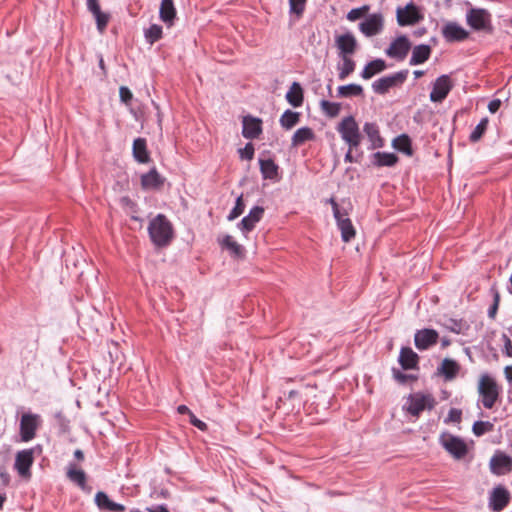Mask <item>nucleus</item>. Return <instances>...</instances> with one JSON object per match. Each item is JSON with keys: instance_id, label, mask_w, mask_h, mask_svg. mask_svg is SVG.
I'll list each match as a JSON object with an SVG mask.
<instances>
[{"instance_id": "f257e3e1", "label": "nucleus", "mask_w": 512, "mask_h": 512, "mask_svg": "<svg viewBox=\"0 0 512 512\" xmlns=\"http://www.w3.org/2000/svg\"><path fill=\"white\" fill-rule=\"evenodd\" d=\"M148 232L152 243L157 247L169 245L174 236L173 226L163 214H158L150 221Z\"/></svg>"}, {"instance_id": "f03ea898", "label": "nucleus", "mask_w": 512, "mask_h": 512, "mask_svg": "<svg viewBox=\"0 0 512 512\" xmlns=\"http://www.w3.org/2000/svg\"><path fill=\"white\" fill-rule=\"evenodd\" d=\"M470 7L466 12V23L475 31H482L485 33L493 32L492 15L484 8L472 7L470 3H467Z\"/></svg>"}, {"instance_id": "7ed1b4c3", "label": "nucleus", "mask_w": 512, "mask_h": 512, "mask_svg": "<svg viewBox=\"0 0 512 512\" xmlns=\"http://www.w3.org/2000/svg\"><path fill=\"white\" fill-rule=\"evenodd\" d=\"M336 129L348 147L357 148L361 144L362 135L353 116L344 117Z\"/></svg>"}, {"instance_id": "20e7f679", "label": "nucleus", "mask_w": 512, "mask_h": 512, "mask_svg": "<svg viewBox=\"0 0 512 512\" xmlns=\"http://www.w3.org/2000/svg\"><path fill=\"white\" fill-rule=\"evenodd\" d=\"M478 393L486 409H491L497 402L500 389L496 381L488 374L481 375L478 382Z\"/></svg>"}, {"instance_id": "39448f33", "label": "nucleus", "mask_w": 512, "mask_h": 512, "mask_svg": "<svg viewBox=\"0 0 512 512\" xmlns=\"http://www.w3.org/2000/svg\"><path fill=\"white\" fill-rule=\"evenodd\" d=\"M329 203L332 206L337 226L341 231L342 240L344 242L351 241L355 237L356 231L350 218L348 217V212L346 210H342L334 198H330Z\"/></svg>"}, {"instance_id": "423d86ee", "label": "nucleus", "mask_w": 512, "mask_h": 512, "mask_svg": "<svg viewBox=\"0 0 512 512\" xmlns=\"http://www.w3.org/2000/svg\"><path fill=\"white\" fill-rule=\"evenodd\" d=\"M436 401L431 394L414 393L408 397L406 410L413 416H419L424 410L434 408Z\"/></svg>"}, {"instance_id": "0eeeda50", "label": "nucleus", "mask_w": 512, "mask_h": 512, "mask_svg": "<svg viewBox=\"0 0 512 512\" xmlns=\"http://www.w3.org/2000/svg\"><path fill=\"white\" fill-rule=\"evenodd\" d=\"M443 448L455 459H462L468 452L467 445L460 437L442 433L439 439Z\"/></svg>"}, {"instance_id": "6e6552de", "label": "nucleus", "mask_w": 512, "mask_h": 512, "mask_svg": "<svg viewBox=\"0 0 512 512\" xmlns=\"http://www.w3.org/2000/svg\"><path fill=\"white\" fill-rule=\"evenodd\" d=\"M40 423L41 419L38 414L24 413L20 419L21 441H31L36 436V431L40 426Z\"/></svg>"}, {"instance_id": "1a4fd4ad", "label": "nucleus", "mask_w": 512, "mask_h": 512, "mask_svg": "<svg viewBox=\"0 0 512 512\" xmlns=\"http://www.w3.org/2000/svg\"><path fill=\"white\" fill-rule=\"evenodd\" d=\"M408 71H399L395 74L382 77L373 82L372 88L377 94H386L389 89L401 85L407 78Z\"/></svg>"}, {"instance_id": "9d476101", "label": "nucleus", "mask_w": 512, "mask_h": 512, "mask_svg": "<svg viewBox=\"0 0 512 512\" xmlns=\"http://www.w3.org/2000/svg\"><path fill=\"white\" fill-rule=\"evenodd\" d=\"M443 38L447 42H462L469 38V31L454 21L446 22L441 30Z\"/></svg>"}, {"instance_id": "9b49d317", "label": "nucleus", "mask_w": 512, "mask_h": 512, "mask_svg": "<svg viewBox=\"0 0 512 512\" xmlns=\"http://www.w3.org/2000/svg\"><path fill=\"white\" fill-rule=\"evenodd\" d=\"M511 495L502 485L496 486L490 493L489 507L494 512L502 511L510 502Z\"/></svg>"}, {"instance_id": "f8f14e48", "label": "nucleus", "mask_w": 512, "mask_h": 512, "mask_svg": "<svg viewBox=\"0 0 512 512\" xmlns=\"http://www.w3.org/2000/svg\"><path fill=\"white\" fill-rule=\"evenodd\" d=\"M384 18L381 13H374L369 15L364 21L359 24V30L366 36H375L383 30Z\"/></svg>"}, {"instance_id": "ddd939ff", "label": "nucleus", "mask_w": 512, "mask_h": 512, "mask_svg": "<svg viewBox=\"0 0 512 512\" xmlns=\"http://www.w3.org/2000/svg\"><path fill=\"white\" fill-rule=\"evenodd\" d=\"M452 87L453 84L450 77L448 75H441L433 83L430 100L432 102H442L447 97Z\"/></svg>"}, {"instance_id": "4468645a", "label": "nucleus", "mask_w": 512, "mask_h": 512, "mask_svg": "<svg viewBox=\"0 0 512 512\" xmlns=\"http://www.w3.org/2000/svg\"><path fill=\"white\" fill-rule=\"evenodd\" d=\"M335 44L339 50L340 58L343 56L351 57L357 49V40L350 32L337 36Z\"/></svg>"}, {"instance_id": "2eb2a0df", "label": "nucleus", "mask_w": 512, "mask_h": 512, "mask_svg": "<svg viewBox=\"0 0 512 512\" xmlns=\"http://www.w3.org/2000/svg\"><path fill=\"white\" fill-rule=\"evenodd\" d=\"M489 466L493 474L503 475L512 469V458L498 451L491 457Z\"/></svg>"}, {"instance_id": "dca6fc26", "label": "nucleus", "mask_w": 512, "mask_h": 512, "mask_svg": "<svg viewBox=\"0 0 512 512\" xmlns=\"http://www.w3.org/2000/svg\"><path fill=\"white\" fill-rule=\"evenodd\" d=\"M396 14L400 26L413 25L422 19V15L413 3L407 4L404 8H398Z\"/></svg>"}, {"instance_id": "f3484780", "label": "nucleus", "mask_w": 512, "mask_h": 512, "mask_svg": "<svg viewBox=\"0 0 512 512\" xmlns=\"http://www.w3.org/2000/svg\"><path fill=\"white\" fill-rule=\"evenodd\" d=\"M33 462V449H25L16 454L14 467L19 475L27 477L30 476V468Z\"/></svg>"}, {"instance_id": "a211bd4d", "label": "nucleus", "mask_w": 512, "mask_h": 512, "mask_svg": "<svg viewBox=\"0 0 512 512\" xmlns=\"http://www.w3.org/2000/svg\"><path fill=\"white\" fill-rule=\"evenodd\" d=\"M438 336V332L433 329L418 330L414 336L415 346L419 350H426L437 343Z\"/></svg>"}, {"instance_id": "6ab92c4d", "label": "nucleus", "mask_w": 512, "mask_h": 512, "mask_svg": "<svg viewBox=\"0 0 512 512\" xmlns=\"http://www.w3.org/2000/svg\"><path fill=\"white\" fill-rule=\"evenodd\" d=\"M264 214V208L261 206L253 207L249 214L245 216L238 224L239 229L243 233L250 232L254 229L256 223H258Z\"/></svg>"}, {"instance_id": "aec40b11", "label": "nucleus", "mask_w": 512, "mask_h": 512, "mask_svg": "<svg viewBox=\"0 0 512 512\" xmlns=\"http://www.w3.org/2000/svg\"><path fill=\"white\" fill-rule=\"evenodd\" d=\"M262 132V121L259 118L245 116L243 118L242 134L246 139H255Z\"/></svg>"}, {"instance_id": "412c9836", "label": "nucleus", "mask_w": 512, "mask_h": 512, "mask_svg": "<svg viewBox=\"0 0 512 512\" xmlns=\"http://www.w3.org/2000/svg\"><path fill=\"white\" fill-rule=\"evenodd\" d=\"M87 7L96 19L97 29L103 33L110 19L109 14L101 11L97 0H87Z\"/></svg>"}, {"instance_id": "4be33fe9", "label": "nucleus", "mask_w": 512, "mask_h": 512, "mask_svg": "<svg viewBox=\"0 0 512 512\" xmlns=\"http://www.w3.org/2000/svg\"><path fill=\"white\" fill-rule=\"evenodd\" d=\"M164 178L153 168L141 176V186L145 190H157L164 184Z\"/></svg>"}, {"instance_id": "5701e85b", "label": "nucleus", "mask_w": 512, "mask_h": 512, "mask_svg": "<svg viewBox=\"0 0 512 512\" xmlns=\"http://www.w3.org/2000/svg\"><path fill=\"white\" fill-rule=\"evenodd\" d=\"M95 503L100 510L110 512H123L125 510L124 505L110 500L108 495L102 491L96 493Z\"/></svg>"}, {"instance_id": "b1692460", "label": "nucleus", "mask_w": 512, "mask_h": 512, "mask_svg": "<svg viewBox=\"0 0 512 512\" xmlns=\"http://www.w3.org/2000/svg\"><path fill=\"white\" fill-rule=\"evenodd\" d=\"M410 49V43L405 36L398 37L388 48L387 54L391 57L404 59Z\"/></svg>"}, {"instance_id": "393cba45", "label": "nucleus", "mask_w": 512, "mask_h": 512, "mask_svg": "<svg viewBox=\"0 0 512 512\" xmlns=\"http://www.w3.org/2000/svg\"><path fill=\"white\" fill-rule=\"evenodd\" d=\"M418 361V355L410 347L401 348L399 354V363L404 370L416 368Z\"/></svg>"}, {"instance_id": "a878e982", "label": "nucleus", "mask_w": 512, "mask_h": 512, "mask_svg": "<svg viewBox=\"0 0 512 512\" xmlns=\"http://www.w3.org/2000/svg\"><path fill=\"white\" fill-rule=\"evenodd\" d=\"M160 19L169 27L173 25L176 18V9L173 0H162L159 10Z\"/></svg>"}, {"instance_id": "bb28decb", "label": "nucleus", "mask_w": 512, "mask_h": 512, "mask_svg": "<svg viewBox=\"0 0 512 512\" xmlns=\"http://www.w3.org/2000/svg\"><path fill=\"white\" fill-rule=\"evenodd\" d=\"M133 157L139 163H148L150 156L147 150V143L144 138H137L133 142Z\"/></svg>"}, {"instance_id": "cd10ccee", "label": "nucleus", "mask_w": 512, "mask_h": 512, "mask_svg": "<svg viewBox=\"0 0 512 512\" xmlns=\"http://www.w3.org/2000/svg\"><path fill=\"white\" fill-rule=\"evenodd\" d=\"M386 63L382 59H375L365 65L361 72V77L365 80L371 79L374 75L384 71Z\"/></svg>"}, {"instance_id": "c85d7f7f", "label": "nucleus", "mask_w": 512, "mask_h": 512, "mask_svg": "<svg viewBox=\"0 0 512 512\" xmlns=\"http://www.w3.org/2000/svg\"><path fill=\"white\" fill-rule=\"evenodd\" d=\"M363 131L369 138L372 148H380L383 146V139L380 136L378 126L375 123L366 122Z\"/></svg>"}, {"instance_id": "c756f323", "label": "nucleus", "mask_w": 512, "mask_h": 512, "mask_svg": "<svg viewBox=\"0 0 512 512\" xmlns=\"http://www.w3.org/2000/svg\"><path fill=\"white\" fill-rule=\"evenodd\" d=\"M460 370L459 364L452 359H444L441 363V366L438 368L440 374H442L445 379L452 380L454 379Z\"/></svg>"}, {"instance_id": "7c9ffc66", "label": "nucleus", "mask_w": 512, "mask_h": 512, "mask_svg": "<svg viewBox=\"0 0 512 512\" xmlns=\"http://www.w3.org/2000/svg\"><path fill=\"white\" fill-rule=\"evenodd\" d=\"M286 100L293 107H300L303 104V89L298 82H293L290 86Z\"/></svg>"}, {"instance_id": "2f4dec72", "label": "nucleus", "mask_w": 512, "mask_h": 512, "mask_svg": "<svg viewBox=\"0 0 512 512\" xmlns=\"http://www.w3.org/2000/svg\"><path fill=\"white\" fill-rule=\"evenodd\" d=\"M315 139L314 131L309 127H301L295 131L292 136L291 142L293 147H298L307 141Z\"/></svg>"}, {"instance_id": "473e14b6", "label": "nucleus", "mask_w": 512, "mask_h": 512, "mask_svg": "<svg viewBox=\"0 0 512 512\" xmlns=\"http://www.w3.org/2000/svg\"><path fill=\"white\" fill-rule=\"evenodd\" d=\"M431 54V48L428 45L415 46L410 58V65H418L427 61Z\"/></svg>"}, {"instance_id": "72a5a7b5", "label": "nucleus", "mask_w": 512, "mask_h": 512, "mask_svg": "<svg viewBox=\"0 0 512 512\" xmlns=\"http://www.w3.org/2000/svg\"><path fill=\"white\" fill-rule=\"evenodd\" d=\"M398 161V157L394 153L376 152L373 154V163L378 167H391Z\"/></svg>"}, {"instance_id": "f704fd0d", "label": "nucleus", "mask_w": 512, "mask_h": 512, "mask_svg": "<svg viewBox=\"0 0 512 512\" xmlns=\"http://www.w3.org/2000/svg\"><path fill=\"white\" fill-rule=\"evenodd\" d=\"M260 171L265 179L274 180L278 176V166L271 159H260Z\"/></svg>"}, {"instance_id": "c9c22d12", "label": "nucleus", "mask_w": 512, "mask_h": 512, "mask_svg": "<svg viewBox=\"0 0 512 512\" xmlns=\"http://www.w3.org/2000/svg\"><path fill=\"white\" fill-rule=\"evenodd\" d=\"M337 95L342 98L363 96V88L361 85L354 83L339 86L337 89Z\"/></svg>"}, {"instance_id": "e433bc0d", "label": "nucleus", "mask_w": 512, "mask_h": 512, "mask_svg": "<svg viewBox=\"0 0 512 512\" xmlns=\"http://www.w3.org/2000/svg\"><path fill=\"white\" fill-rule=\"evenodd\" d=\"M67 477L69 480L77 484L82 489L86 485V474L83 470L77 469L74 464H70L67 471Z\"/></svg>"}, {"instance_id": "4c0bfd02", "label": "nucleus", "mask_w": 512, "mask_h": 512, "mask_svg": "<svg viewBox=\"0 0 512 512\" xmlns=\"http://www.w3.org/2000/svg\"><path fill=\"white\" fill-rule=\"evenodd\" d=\"M342 64L338 66V78L345 80L351 73L354 72L356 63L351 57H341Z\"/></svg>"}, {"instance_id": "58836bf2", "label": "nucleus", "mask_w": 512, "mask_h": 512, "mask_svg": "<svg viewBox=\"0 0 512 512\" xmlns=\"http://www.w3.org/2000/svg\"><path fill=\"white\" fill-rule=\"evenodd\" d=\"M300 120V114L291 110H286L280 117V124L284 129L293 128Z\"/></svg>"}, {"instance_id": "ea45409f", "label": "nucleus", "mask_w": 512, "mask_h": 512, "mask_svg": "<svg viewBox=\"0 0 512 512\" xmlns=\"http://www.w3.org/2000/svg\"><path fill=\"white\" fill-rule=\"evenodd\" d=\"M393 146L398 151H401L407 155H412L411 140L410 138L402 134L393 140Z\"/></svg>"}, {"instance_id": "a19ab883", "label": "nucleus", "mask_w": 512, "mask_h": 512, "mask_svg": "<svg viewBox=\"0 0 512 512\" xmlns=\"http://www.w3.org/2000/svg\"><path fill=\"white\" fill-rule=\"evenodd\" d=\"M321 110L329 117H336L341 109L339 103L330 102L328 100H322L320 102Z\"/></svg>"}, {"instance_id": "79ce46f5", "label": "nucleus", "mask_w": 512, "mask_h": 512, "mask_svg": "<svg viewBox=\"0 0 512 512\" xmlns=\"http://www.w3.org/2000/svg\"><path fill=\"white\" fill-rule=\"evenodd\" d=\"M489 120L487 117L481 119L479 124L474 128V130L471 132L469 136V140L471 142H477L481 139L483 134L485 133L487 126H488Z\"/></svg>"}, {"instance_id": "37998d69", "label": "nucleus", "mask_w": 512, "mask_h": 512, "mask_svg": "<svg viewBox=\"0 0 512 512\" xmlns=\"http://www.w3.org/2000/svg\"><path fill=\"white\" fill-rule=\"evenodd\" d=\"M162 37V27L157 24H152L147 30H145V38L150 44L155 43Z\"/></svg>"}, {"instance_id": "c03bdc74", "label": "nucleus", "mask_w": 512, "mask_h": 512, "mask_svg": "<svg viewBox=\"0 0 512 512\" xmlns=\"http://www.w3.org/2000/svg\"><path fill=\"white\" fill-rule=\"evenodd\" d=\"M221 244L227 248L228 250H230V252L236 256H239L242 254V246L240 244H238L232 236L230 235H226Z\"/></svg>"}, {"instance_id": "a18cd8bd", "label": "nucleus", "mask_w": 512, "mask_h": 512, "mask_svg": "<svg viewBox=\"0 0 512 512\" xmlns=\"http://www.w3.org/2000/svg\"><path fill=\"white\" fill-rule=\"evenodd\" d=\"M490 292L493 296V304L488 310V316L491 319H495L497 311H498L499 303H500V294H499L496 284L492 285Z\"/></svg>"}, {"instance_id": "49530a36", "label": "nucleus", "mask_w": 512, "mask_h": 512, "mask_svg": "<svg viewBox=\"0 0 512 512\" xmlns=\"http://www.w3.org/2000/svg\"><path fill=\"white\" fill-rule=\"evenodd\" d=\"M494 425L489 421H476L473 424L472 430L476 436H482L487 432H491Z\"/></svg>"}, {"instance_id": "de8ad7c7", "label": "nucleus", "mask_w": 512, "mask_h": 512, "mask_svg": "<svg viewBox=\"0 0 512 512\" xmlns=\"http://www.w3.org/2000/svg\"><path fill=\"white\" fill-rule=\"evenodd\" d=\"M244 209H245V204L243 202V197L241 195L237 198L234 208L229 213L228 220L232 221V220L236 219L237 217H239L244 212Z\"/></svg>"}, {"instance_id": "09e8293b", "label": "nucleus", "mask_w": 512, "mask_h": 512, "mask_svg": "<svg viewBox=\"0 0 512 512\" xmlns=\"http://www.w3.org/2000/svg\"><path fill=\"white\" fill-rule=\"evenodd\" d=\"M370 7L368 5H363L359 8H354L350 10L347 14V19L349 21H356L362 18L369 11Z\"/></svg>"}, {"instance_id": "8fccbe9b", "label": "nucleus", "mask_w": 512, "mask_h": 512, "mask_svg": "<svg viewBox=\"0 0 512 512\" xmlns=\"http://www.w3.org/2000/svg\"><path fill=\"white\" fill-rule=\"evenodd\" d=\"M306 0H289L290 11L301 15L305 9Z\"/></svg>"}, {"instance_id": "3c124183", "label": "nucleus", "mask_w": 512, "mask_h": 512, "mask_svg": "<svg viewBox=\"0 0 512 512\" xmlns=\"http://www.w3.org/2000/svg\"><path fill=\"white\" fill-rule=\"evenodd\" d=\"M242 159L251 160L254 157V146L252 143H247L244 148L239 150Z\"/></svg>"}, {"instance_id": "603ef678", "label": "nucleus", "mask_w": 512, "mask_h": 512, "mask_svg": "<svg viewBox=\"0 0 512 512\" xmlns=\"http://www.w3.org/2000/svg\"><path fill=\"white\" fill-rule=\"evenodd\" d=\"M444 325L447 329L451 330L454 333L459 334L462 332V322L461 321H458L455 319H448Z\"/></svg>"}, {"instance_id": "864d4df0", "label": "nucleus", "mask_w": 512, "mask_h": 512, "mask_svg": "<svg viewBox=\"0 0 512 512\" xmlns=\"http://www.w3.org/2000/svg\"><path fill=\"white\" fill-rule=\"evenodd\" d=\"M461 416H462L461 410L456 409V408H451L448 413L447 421L455 422V423L460 422Z\"/></svg>"}, {"instance_id": "5fc2aeb1", "label": "nucleus", "mask_w": 512, "mask_h": 512, "mask_svg": "<svg viewBox=\"0 0 512 512\" xmlns=\"http://www.w3.org/2000/svg\"><path fill=\"white\" fill-rule=\"evenodd\" d=\"M190 422L193 426L197 427L201 431L207 430V424L198 419L193 413H190Z\"/></svg>"}, {"instance_id": "6e6d98bb", "label": "nucleus", "mask_w": 512, "mask_h": 512, "mask_svg": "<svg viewBox=\"0 0 512 512\" xmlns=\"http://www.w3.org/2000/svg\"><path fill=\"white\" fill-rule=\"evenodd\" d=\"M119 95H120L121 100L124 103H128L132 99L131 91L127 87H125V86H121L120 87Z\"/></svg>"}, {"instance_id": "4d7b16f0", "label": "nucleus", "mask_w": 512, "mask_h": 512, "mask_svg": "<svg viewBox=\"0 0 512 512\" xmlns=\"http://www.w3.org/2000/svg\"><path fill=\"white\" fill-rule=\"evenodd\" d=\"M393 376L399 383H406L411 378L410 375L404 374L396 369H393Z\"/></svg>"}, {"instance_id": "13d9d810", "label": "nucleus", "mask_w": 512, "mask_h": 512, "mask_svg": "<svg viewBox=\"0 0 512 512\" xmlns=\"http://www.w3.org/2000/svg\"><path fill=\"white\" fill-rule=\"evenodd\" d=\"M503 341H504V353L508 357H512V342L510 338L507 335H503Z\"/></svg>"}, {"instance_id": "bf43d9fd", "label": "nucleus", "mask_w": 512, "mask_h": 512, "mask_svg": "<svg viewBox=\"0 0 512 512\" xmlns=\"http://www.w3.org/2000/svg\"><path fill=\"white\" fill-rule=\"evenodd\" d=\"M501 106V100L499 99H493L492 101L489 102L488 104V110L491 112V113H496L499 108Z\"/></svg>"}, {"instance_id": "052dcab7", "label": "nucleus", "mask_w": 512, "mask_h": 512, "mask_svg": "<svg viewBox=\"0 0 512 512\" xmlns=\"http://www.w3.org/2000/svg\"><path fill=\"white\" fill-rule=\"evenodd\" d=\"M0 479L4 485L9 484L10 477L4 467H0Z\"/></svg>"}, {"instance_id": "680f3d73", "label": "nucleus", "mask_w": 512, "mask_h": 512, "mask_svg": "<svg viewBox=\"0 0 512 512\" xmlns=\"http://www.w3.org/2000/svg\"><path fill=\"white\" fill-rule=\"evenodd\" d=\"M353 149L354 148H350L349 147L347 153L345 154V162H349V163L357 162V160L352 155V150Z\"/></svg>"}, {"instance_id": "e2e57ef3", "label": "nucleus", "mask_w": 512, "mask_h": 512, "mask_svg": "<svg viewBox=\"0 0 512 512\" xmlns=\"http://www.w3.org/2000/svg\"><path fill=\"white\" fill-rule=\"evenodd\" d=\"M147 512H169V511L165 506L158 505L156 507L148 508Z\"/></svg>"}, {"instance_id": "0e129e2a", "label": "nucleus", "mask_w": 512, "mask_h": 512, "mask_svg": "<svg viewBox=\"0 0 512 512\" xmlns=\"http://www.w3.org/2000/svg\"><path fill=\"white\" fill-rule=\"evenodd\" d=\"M179 414H188L190 416L191 410L186 405H180L177 408Z\"/></svg>"}, {"instance_id": "69168bd1", "label": "nucleus", "mask_w": 512, "mask_h": 512, "mask_svg": "<svg viewBox=\"0 0 512 512\" xmlns=\"http://www.w3.org/2000/svg\"><path fill=\"white\" fill-rule=\"evenodd\" d=\"M504 372L508 382L512 383V366H507Z\"/></svg>"}, {"instance_id": "338daca9", "label": "nucleus", "mask_w": 512, "mask_h": 512, "mask_svg": "<svg viewBox=\"0 0 512 512\" xmlns=\"http://www.w3.org/2000/svg\"><path fill=\"white\" fill-rule=\"evenodd\" d=\"M74 456L78 460H83L84 459V454H83L82 450H80V449L75 450Z\"/></svg>"}, {"instance_id": "774afa93", "label": "nucleus", "mask_w": 512, "mask_h": 512, "mask_svg": "<svg viewBox=\"0 0 512 512\" xmlns=\"http://www.w3.org/2000/svg\"><path fill=\"white\" fill-rule=\"evenodd\" d=\"M509 282H510V286L508 287V292H509L510 294H512V273H511V276H510Z\"/></svg>"}]
</instances>
